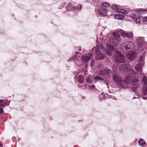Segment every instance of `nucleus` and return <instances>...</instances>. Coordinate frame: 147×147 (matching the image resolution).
<instances>
[{"label": "nucleus", "instance_id": "nucleus-1", "mask_svg": "<svg viewBox=\"0 0 147 147\" xmlns=\"http://www.w3.org/2000/svg\"><path fill=\"white\" fill-rule=\"evenodd\" d=\"M118 33L117 32H113L111 36L109 39L110 44L115 47L118 46L119 43L120 35L119 33H120L124 38H131L133 36V33L131 32H127L121 30H118Z\"/></svg>", "mask_w": 147, "mask_h": 147}, {"label": "nucleus", "instance_id": "nucleus-2", "mask_svg": "<svg viewBox=\"0 0 147 147\" xmlns=\"http://www.w3.org/2000/svg\"><path fill=\"white\" fill-rule=\"evenodd\" d=\"M113 79L117 85H119L124 89L129 88V81L127 80H125L123 81L121 77L117 75L113 76Z\"/></svg>", "mask_w": 147, "mask_h": 147}, {"label": "nucleus", "instance_id": "nucleus-3", "mask_svg": "<svg viewBox=\"0 0 147 147\" xmlns=\"http://www.w3.org/2000/svg\"><path fill=\"white\" fill-rule=\"evenodd\" d=\"M136 42L137 50L142 51H143L145 48V43H146V42H144V38L139 36L136 38Z\"/></svg>", "mask_w": 147, "mask_h": 147}, {"label": "nucleus", "instance_id": "nucleus-4", "mask_svg": "<svg viewBox=\"0 0 147 147\" xmlns=\"http://www.w3.org/2000/svg\"><path fill=\"white\" fill-rule=\"evenodd\" d=\"M115 54V55L113 57V59L117 63H121L125 62L126 60L124 56L120 53L116 51Z\"/></svg>", "mask_w": 147, "mask_h": 147}, {"label": "nucleus", "instance_id": "nucleus-5", "mask_svg": "<svg viewBox=\"0 0 147 147\" xmlns=\"http://www.w3.org/2000/svg\"><path fill=\"white\" fill-rule=\"evenodd\" d=\"M142 82L144 84L142 88V92L143 94L142 98L144 100L147 99V77L144 76L143 77Z\"/></svg>", "mask_w": 147, "mask_h": 147}, {"label": "nucleus", "instance_id": "nucleus-6", "mask_svg": "<svg viewBox=\"0 0 147 147\" xmlns=\"http://www.w3.org/2000/svg\"><path fill=\"white\" fill-rule=\"evenodd\" d=\"M92 53H89L82 55L81 57V61L84 63L87 62L90 60L92 57Z\"/></svg>", "mask_w": 147, "mask_h": 147}, {"label": "nucleus", "instance_id": "nucleus-7", "mask_svg": "<svg viewBox=\"0 0 147 147\" xmlns=\"http://www.w3.org/2000/svg\"><path fill=\"white\" fill-rule=\"evenodd\" d=\"M99 73L101 76H111L112 71L110 69L105 68L101 69Z\"/></svg>", "mask_w": 147, "mask_h": 147}, {"label": "nucleus", "instance_id": "nucleus-8", "mask_svg": "<svg viewBox=\"0 0 147 147\" xmlns=\"http://www.w3.org/2000/svg\"><path fill=\"white\" fill-rule=\"evenodd\" d=\"M123 46L126 50L132 49L134 47V43L131 41L123 43Z\"/></svg>", "mask_w": 147, "mask_h": 147}, {"label": "nucleus", "instance_id": "nucleus-9", "mask_svg": "<svg viewBox=\"0 0 147 147\" xmlns=\"http://www.w3.org/2000/svg\"><path fill=\"white\" fill-rule=\"evenodd\" d=\"M96 57V60H98L103 59L105 58L106 55L101 52H98L97 54Z\"/></svg>", "mask_w": 147, "mask_h": 147}, {"label": "nucleus", "instance_id": "nucleus-10", "mask_svg": "<svg viewBox=\"0 0 147 147\" xmlns=\"http://www.w3.org/2000/svg\"><path fill=\"white\" fill-rule=\"evenodd\" d=\"M98 11L100 14L103 16H105L106 15V13L108 10L105 8H100L98 9Z\"/></svg>", "mask_w": 147, "mask_h": 147}, {"label": "nucleus", "instance_id": "nucleus-11", "mask_svg": "<svg viewBox=\"0 0 147 147\" xmlns=\"http://www.w3.org/2000/svg\"><path fill=\"white\" fill-rule=\"evenodd\" d=\"M126 55L127 58L130 60H133L136 57V54L133 52L129 53Z\"/></svg>", "mask_w": 147, "mask_h": 147}, {"label": "nucleus", "instance_id": "nucleus-12", "mask_svg": "<svg viewBox=\"0 0 147 147\" xmlns=\"http://www.w3.org/2000/svg\"><path fill=\"white\" fill-rule=\"evenodd\" d=\"M131 83L132 85H136L139 84V78L138 77H136L135 79H132L130 82Z\"/></svg>", "mask_w": 147, "mask_h": 147}, {"label": "nucleus", "instance_id": "nucleus-13", "mask_svg": "<svg viewBox=\"0 0 147 147\" xmlns=\"http://www.w3.org/2000/svg\"><path fill=\"white\" fill-rule=\"evenodd\" d=\"M9 103L8 100H0V107H2L3 106H6L8 105Z\"/></svg>", "mask_w": 147, "mask_h": 147}, {"label": "nucleus", "instance_id": "nucleus-14", "mask_svg": "<svg viewBox=\"0 0 147 147\" xmlns=\"http://www.w3.org/2000/svg\"><path fill=\"white\" fill-rule=\"evenodd\" d=\"M146 12H147V10L145 9H140L136 11V13L139 14H143Z\"/></svg>", "mask_w": 147, "mask_h": 147}, {"label": "nucleus", "instance_id": "nucleus-15", "mask_svg": "<svg viewBox=\"0 0 147 147\" xmlns=\"http://www.w3.org/2000/svg\"><path fill=\"white\" fill-rule=\"evenodd\" d=\"M142 64L139 63L135 67V70L137 72H140L141 73L142 72Z\"/></svg>", "mask_w": 147, "mask_h": 147}, {"label": "nucleus", "instance_id": "nucleus-16", "mask_svg": "<svg viewBox=\"0 0 147 147\" xmlns=\"http://www.w3.org/2000/svg\"><path fill=\"white\" fill-rule=\"evenodd\" d=\"M77 80L79 83L82 84L83 83L84 81V77L82 75H80L77 78Z\"/></svg>", "mask_w": 147, "mask_h": 147}, {"label": "nucleus", "instance_id": "nucleus-17", "mask_svg": "<svg viewBox=\"0 0 147 147\" xmlns=\"http://www.w3.org/2000/svg\"><path fill=\"white\" fill-rule=\"evenodd\" d=\"M127 64H123L120 65V67H119V69L120 70H123L125 71H128L129 69H127V67H126Z\"/></svg>", "mask_w": 147, "mask_h": 147}, {"label": "nucleus", "instance_id": "nucleus-18", "mask_svg": "<svg viewBox=\"0 0 147 147\" xmlns=\"http://www.w3.org/2000/svg\"><path fill=\"white\" fill-rule=\"evenodd\" d=\"M115 18L119 20H123L125 18V17L123 15H115L114 16Z\"/></svg>", "mask_w": 147, "mask_h": 147}, {"label": "nucleus", "instance_id": "nucleus-19", "mask_svg": "<svg viewBox=\"0 0 147 147\" xmlns=\"http://www.w3.org/2000/svg\"><path fill=\"white\" fill-rule=\"evenodd\" d=\"M107 48L110 51H112L114 50V47L111 44H107L106 45Z\"/></svg>", "mask_w": 147, "mask_h": 147}, {"label": "nucleus", "instance_id": "nucleus-20", "mask_svg": "<svg viewBox=\"0 0 147 147\" xmlns=\"http://www.w3.org/2000/svg\"><path fill=\"white\" fill-rule=\"evenodd\" d=\"M100 47H101V49L102 50H104V52L105 53H106L109 56H111V53L109 51L105 49L104 48V47H102V46H100Z\"/></svg>", "mask_w": 147, "mask_h": 147}, {"label": "nucleus", "instance_id": "nucleus-21", "mask_svg": "<svg viewBox=\"0 0 147 147\" xmlns=\"http://www.w3.org/2000/svg\"><path fill=\"white\" fill-rule=\"evenodd\" d=\"M146 144V143L142 139H140L138 141V144L140 146H143Z\"/></svg>", "mask_w": 147, "mask_h": 147}, {"label": "nucleus", "instance_id": "nucleus-22", "mask_svg": "<svg viewBox=\"0 0 147 147\" xmlns=\"http://www.w3.org/2000/svg\"><path fill=\"white\" fill-rule=\"evenodd\" d=\"M94 49V53L96 54H97L98 52H100L99 51L100 50V48L99 45H97L95 47L93 48Z\"/></svg>", "mask_w": 147, "mask_h": 147}, {"label": "nucleus", "instance_id": "nucleus-23", "mask_svg": "<svg viewBox=\"0 0 147 147\" xmlns=\"http://www.w3.org/2000/svg\"><path fill=\"white\" fill-rule=\"evenodd\" d=\"M136 15L134 14L132 15V17L134 18V20L137 23H139L141 21L140 20L139 18H136Z\"/></svg>", "mask_w": 147, "mask_h": 147}, {"label": "nucleus", "instance_id": "nucleus-24", "mask_svg": "<svg viewBox=\"0 0 147 147\" xmlns=\"http://www.w3.org/2000/svg\"><path fill=\"white\" fill-rule=\"evenodd\" d=\"M119 5H113L112 6L111 8L113 9H116V10L115 11L116 12L117 11H119L120 9H119Z\"/></svg>", "mask_w": 147, "mask_h": 147}, {"label": "nucleus", "instance_id": "nucleus-25", "mask_svg": "<svg viewBox=\"0 0 147 147\" xmlns=\"http://www.w3.org/2000/svg\"><path fill=\"white\" fill-rule=\"evenodd\" d=\"M116 12L119 13V14H120V13L123 14H128V12L125 10L122 9H120L119 11H117Z\"/></svg>", "mask_w": 147, "mask_h": 147}, {"label": "nucleus", "instance_id": "nucleus-26", "mask_svg": "<svg viewBox=\"0 0 147 147\" xmlns=\"http://www.w3.org/2000/svg\"><path fill=\"white\" fill-rule=\"evenodd\" d=\"M102 5L104 7H108L110 6L109 3L105 2L102 3Z\"/></svg>", "mask_w": 147, "mask_h": 147}, {"label": "nucleus", "instance_id": "nucleus-27", "mask_svg": "<svg viewBox=\"0 0 147 147\" xmlns=\"http://www.w3.org/2000/svg\"><path fill=\"white\" fill-rule=\"evenodd\" d=\"M94 79L95 81H97L98 80H102L103 81V79L100 78V77L98 76H96L94 78Z\"/></svg>", "mask_w": 147, "mask_h": 147}, {"label": "nucleus", "instance_id": "nucleus-28", "mask_svg": "<svg viewBox=\"0 0 147 147\" xmlns=\"http://www.w3.org/2000/svg\"><path fill=\"white\" fill-rule=\"evenodd\" d=\"M69 6H70V7L71 9V10L74 11L75 9H76V8L75 7L72 6H71L70 5H69L68 6H67V7H69Z\"/></svg>", "mask_w": 147, "mask_h": 147}, {"label": "nucleus", "instance_id": "nucleus-29", "mask_svg": "<svg viewBox=\"0 0 147 147\" xmlns=\"http://www.w3.org/2000/svg\"><path fill=\"white\" fill-rule=\"evenodd\" d=\"M95 88V86L94 85L92 86L90 88V89L92 90H94Z\"/></svg>", "mask_w": 147, "mask_h": 147}, {"label": "nucleus", "instance_id": "nucleus-30", "mask_svg": "<svg viewBox=\"0 0 147 147\" xmlns=\"http://www.w3.org/2000/svg\"><path fill=\"white\" fill-rule=\"evenodd\" d=\"M86 81L88 83H90L92 82V80H91L89 78H87L86 79Z\"/></svg>", "mask_w": 147, "mask_h": 147}, {"label": "nucleus", "instance_id": "nucleus-31", "mask_svg": "<svg viewBox=\"0 0 147 147\" xmlns=\"http://www.w3.org/2000/svg\"><path fill=\"white\" fill-rule=\"evenodd\" d=\"M4 111L3 109L0 108V115H2V114L3 113Z\"/></svg>", "mask_w": 147, "mask_h": 147}, {"label": "nucleus", "instance_id": "nucleus-32", "mask_svg": "<svg viewBox=\"0 0 147 147\" xmlns=\"http://www.w3.org/2000/svg\"><path fill=\"white\" fill-rule=\"evenodd\" d=\"M144 57L143 56H141L139 58V60L141 62L142 61L143 59H144Z\"/></svg>", "mask_w": 147, "mask_h": 147}, {"label": "nucleus", "instance_id": "nucleus-33", "mask_svg": "<svg viewBox=\"0 0 147 147\" xmlns=\"http://www.w3.org/2000/svg\"><path fill=\"white\" fill-rule=\"evenodd\" d=\"M77 49L78 51H80L82 50L81 47L80 46H79L76 48Z\"/></svg>", "mask_w": 147, "mask_h": 147}, {"label": "nucleus", "instance_id": "nucleus-34", "mask_svg": "<svg viewBox=\"0 0 147 147\" xmlns=\"http://www.w3.org/2000/svg\"><path fill=\"white\" fill-rule=\"evenodd\" d=\"M143 21L144 22L147 21V17L144 18L143 19Z\"/></svg>", "mask_w": 147, "mask_h": 147}, {"label": "nucleus", "instance_id": "nucleus-35", "mask_svg": "<svg viewBox=\"0 0 147 147\" xmlns=\"http://www.w3.org/2000/svg\"><path fill=\"white\" fill-rule=\"evenodd\" d=\"M78 7H80V8L78 9V10H80L81 9V5H78Z\"/></svg>", "mask_w": 147, "mask_h": 147}, {"label": "nucleus", "instance_id": "nucleus-36", "mask_svg": "<svg viewBox=\"0 0 147 147\" xmlns=\"http://www.w3.org/2000/svg\"><path fill=\"white\" fill-rule=\"evenodd\" d=\"M109 98H111L112 97V96H113V95H109Z\"/></svg>", "mask_w": 147, "mask_h": 147}, {"label": "nucleus", "instance_id": "nucleus-37", "mask_svg": "<svg viewBox=\"0 0 147 147\" xmlns=\"http://www.w3.org/2000/svg\"><path fill=\"white\" fill-rule=\"evenodd\" d=\"M0 147H3L2 144L0 143Z\"/></svg>", "mask_w": 147, "mask_h": 147}, {"label": "nucleus", "instance_id": "nucleus-38", "mask_svg": "<svg viewBox=\"0 0 147 147\" xmlns=\"http://www.w3.org/2000/svg\"><path fill=\"white\" fill-rule=\"evenodd\" d=\"M74 59H73V58H72V59H73V60H74Z\"/></svg>", "mask_w": 147, "mask_h": 147}, {"label": "nucleus", "instance_id": "nucleus-39", "mask_svg": "<svg viewBox=\"0 0 147 147\" xmlns=\"http://www.w3.org/2000/svg\"><path fill=\"white\" fill-rule=\"evenodd\" d=\"M92 61H92H92H91V64L92 63Z\"/></svg>", "mask_w": 147, "mask_h": 147}]
</instances>
